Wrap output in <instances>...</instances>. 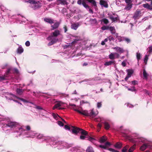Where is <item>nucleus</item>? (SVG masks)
<instances>
[{
  "instance_id": "nucleus-17",
  "label": "nucleus",
  "mask_w": 152,
  "mask_h": 152,
  "mask_svg": "<svg viewBox=\"0 0 152 152\" xmlns=\"http://www.w3.org/2000/svg\"><path fill=\"white\" fill-rule=\"evenodd\" d=\"M145 8L150 10L152 9V6L149 5L148 4H144L142 5Z\"/></svg>"
},
{
  "instance_id": "nucleus-7",
  "label": "nucleus",
  "mask_w": 152,
  "mask_h": 152,
  "mask_svg": "<svg viewBox=\"0 0 152 152\" xmlns=\"http://www.w3.org/2000/svg\"><path fill=\"white\" fill-rule=\"evenodd\" d=\"M65 103L62 102H57L55 104L54 106L53 107V109L54 110L56 108L58 109H63L64 108L60 107L63 106Z\"/></svg>"
},
{
  "instance_id": "nucleus-15",
  "label": "nucleus",
  "mask_w": 152,
  "mask_h": 152,
  "mask_svg": "<svg viewBox=\"0 0 152 152\" xmlns=\"http://www.w3.org/2000/svg\"><path fill=\"white\" fill-rule=\"evenodd\" d=\"M79 26L80 24L78 23H74L72 24L71 28L72 29L76 30Z\"/></svg>"
},
{
  "instance_id": "nucleus-27",
  "label": "nucleus",
  "mask_w": 152,
  "mask_h": 152,
  "mask_svg": "<svg viewBox=\"0 0 152 152\" xmlns=\"http://www.w3.org/2000/svg\"><path fill=\"white\" fill-rule=\"evenodd\" d=\"M86 151L87 152H94L93 148L91 146H89L87 148Z\"/></svg>"
},
{
  "instance_id": "nucleus-25",
  "label": "nucleus",
  "mask_w": 152,
  "mask_h": 152,
  "mask_svg": "<svg viewBox=\"0 0 152 152\" xmlns=\"http://www.w3.org/2000/svg\"><path fill=\"white\" fill-rule=\"evenodd\" d=\"M109 29L112 34H115V30L114 27L111 26L109 27Z\"/></svg>"
},
{
  "instance_id": "nucleus-2",
  "label": "nucleus",
  "mask_w": 152,
  "mask_h": 152,
  "mask_svg": "<svg viewBox=\"0 0 152 152\" xmlns=\"http://www.w3.org/2000/svg\"><path fill=\"white\" fill-rule=\"evenodd\" d=\"M75 110L81 114L86 116L92 117H95L98 113L97 111L94 112L93 110H92L89 111L83 110L81 111L78 110Z\"/></svg>"
},
{
  "instance_id": "nucleus-63",
  "label": "nucleus",
  "mask_w": 152,
  "mask_h": 152,
  "mask_svg": "<svg viewBox=\"0 0 152 152\" xmlns=\"http://www.w3.org/2000/svg\"><path fill=\"white\" fill-rule=\"evenodd\" d=\"M65 128L66 129L69 130L70 129V127L69 126H67V125H65Z\"/></svg>"
},
{
  "instance_id": "nucleus-22",
  "label": "nucleus",
  "mask_w": 152,
  "mask_h": 152,
  "mask_svg": "<svg viewBox=\"0 0 152 152\" xmlns=\"http://www.w3.org/2000/svg\"><path fill=\"white\" fill-rule=\"evenodd\" d=\"M104 127L105 129H108L110 128V126L108 122H105L104 123Z\"/></svg>"
},
{
  "instance_id": "nucleus-38",
  "label": "nucleus",
  "mask_w": 152,
  "mask_h": 152,
  "mask_svg": "<svg viewBox=\"0 0 152 152\" xmlns=\"http://www.w3.org/2000/svg\"><path fill=\"white\" fill-rule=\"evenodd\" d=\"M129 148V146L128 145H126L123 148L122 150V151L123 152H126Z\"/></svg>"
},
{
  "instance_id": "nucleus-3",
  "label": "nucleus",
  "mask_w": 152,
  "mask_h": 152,
  "mask_svg": "<svg viewBox=\"0 0 152 152\" xmlns=\"http://www.w3.org/2000/svg\"><path fill=\"white\" fill-rule=\"evenodd\" d=\"M125 137L130 142L134 143H140V142H144L145 140L143 138L137 136L130 137L128 135H126Z\"/></svg>"
},
{
  "instance_id": "nucleus-5",
  "label": "nucleus",
  "mask_w": 152,
  "mask_h": 152,
  "mask_svg": "<svg viewBox=\"0 0 152 152\" xmlns=\"http://www.w3.org/2000/svg\"><path fill=\"white\" fill-rule=\"evenodd\" d=\"M11 70L13 71V72L14 73L18 74L19 73L18 70L16 68H14L13 69L11 68H9L8 69L4 76L0 77V80L5 79V78L7 77V75L10 73V72Z\"/></svg>"
},
{
  "instance_id": "nucleus-19",
  "label": "nucleus",
  "mask_w": 152,
  "mask_h": 152,
  "mask_svg": "<svg viewBox=\"0 0 152 152\" xmlns=\"http://www.w3.org/2000/svg\"><path fill=\"white\" fill-rule=\"evenodd\" d=\"M17 51L18 53L21 54L23 52V49L20 46L17 49Z\"/></svg>"
},
{
  "instance_id": "nucleus-37",
  "label": "nucleus",
  "mask_w": 152,
  "mask_h": 152,
  "mask_svg": "<svg viewBox=\"0 0 152 152\" xmlns=\"http://www.w3.org/2000/svg\"><path fill=\"white\" fill-rule=\"evenodd\" d=\"M126 87L128 89L129 91H136L135 87L133 86L132 88H129L127 86H126Z\"/></svg>"
},
{
  "instance_id": "nucleus-24",
  "label": "nucleus",
  "mask_w": 152,
  "mask_h": 152,
  "mask_svg": "<svg viewBox=\"0 0 152 152\" xmlns=\"http://www.w3.org/2000/svg\"><path fill=\"white\" fill-rule=\"evenodd\" d=\"M59 25V23L58 22H57L54 23L53 25L51 26V27H52L53 29H54L56 28H57Z\"/></svg>"
},
{
  "instance_id": "nucleus-53",
  "label": "nucleus",
  "mask_w": 152,
  "mask_h": 152,
  "mask_svg": "<svg viewBox=\"0 0 152 152\" xmlns=\"http://www.w3.org/2000/svg\"><path fill=\"white\" fill-rule=\"evenodd\" d=\"M148 52L149 53H151L152 52V46L149 47L148 48Z\"/></svg>"
},
{
  "instance_id": "nucleus-26",
  "label": "nucleus",
  "mask_w": 152,
  "mask_h": 152,
  "mask_svg": "<svg viewBox=\"0 0 152 152\" xmlns=\"http://www.w3.org/2000/svg\"><path fill=\"white\" fill-rule=\"evenodd\" d=\"M136 147V144H135L134 145L132 146L129 150V152H132L135 149Z\"/></svg>"
},
{
  "instance_id": "nucleus-48",
  "label": "nucleus",
  "mask_w": 152,
  "mask_h": 152,
  "mask_svg": "<svg viewBox=\"0 0 152 152\" xmlns=\"http://www.w3.org/2000/svg\"><path fill=\"white\" fill-rule=\"evenodd\" d=\"M90 21L92 23H96L97 22L96 20L95 19H90Z\"/></svg>"
},
{
  "instance_id": "nucleus-43",
  "label": "nucleus",
  "mask_w": 152,
  "mask_h": 152,
  "mask_svg": "<svg viewBox=\"0 0 152 152\" xmlns=\"http://www.w3.org/2000/svg\"><path fill=\"white\" fill-rule=\"evenodd\" d=\"M16 91L17 93L19 94H21L23 92L22 90L20 89H17Z\"/></svg>"
},
{
  "instance_id": "nucleus-8",
  "label": "nucleus",
  "mask_w": 152,
  "mask_h": 152,
  "mask_svg": "<svg viewBox=\"0 0 152 152\" xmlns=\"http://www.w3.org/2000/svg\"><path fill=\"white\" fill-rule=\"evenodd\" d=\"M37 133L34 131H31L26 133V135H27V137L34 138L36 136Z\"/></svg>"
},
{
  "instance_id": "nucleus-12",
  "label": "nucleus",
  "mask_w": 152,
  "mask_h": 152,
  "mask_svg": "<svg viewBox=\"0 0 152 152\" xmlns=\"http://www.w3.org/2000/svg\"><path fill=\"white\" fill-rule=\"evenodd\" d=\"M80 129L76 127H73V129L72 130L73 133L77 134L78 133L80 132Z\"/></svg>"
},
{
  "instance_id": "nucleus-30",
  "label": "nucleus",
  "mask_w": 152,
  "mask_h": 152,
  "mask_svg": "<svg viewBox=\"0 0 152 152\" xmlns=\"http://www.w3.org/2000/svg\"><path fill=\"white\" fill-rule=\"evenodd\" d=\"M127 4V6L126 7H125V9L127 10H130L132 7V4Z\"/></svg>"
},
{
  "instance_id": "nucleus-29",
  "label": "nucleus",
  "mask_w": 152,
  "mask_h": 152,
  "mask_svg": "<svg viewBox=\"0 0 152 152\" xmlns=\"http://www.w3.org/2000/svg\"><path fill=\"white\" fill-rule=\"evenodd\" d=\"M80 133L82 134L85 135H87V132L86 131L83 130L82 129H80Z\"/></svg>"
},
{
  "instance_id": "nucleus-33",
  "label": "nucleus",
  "mask_w": 152,
  "mask_h": 152,
  "mask_svg": "<svg viewBox=\"0 0 152 152\" xmlns=\"http://www.w3.org/2000/svg\"><path fill=\"white\" fill-rule=\"evenodd\" d=\"M143 76L146 79H147L148 76V74L146 72L145 69H143Z\"/></svg>"
},
{
  "instance_id": "nucleus-42",
  "label": "nucleus",
  "mask_w": 152,
  "mask_h": 152,
  "mask_svg": "<svg viewBox=\"0 0 152 152\" xmlns=\"http://www.w3.org/2000/svg\"><path fill=\"white\" fill-rule=\"evenodd\" d=\"M82 4L83 6L86 8H88V6L86 4V2L84 1L83 0L82 2Z\"/></svg>"
},
{
  "instance_id": "nucleus-40",
  "label": "nucleus",
  "mask_w": 152,
  "mask_h": 152,
  "mask_svg": "<svg viewBox=\"0 0 152 152\" xmlns=\"http://www.w3.org/2000/svg\"><path fill=\"white\" fill-rule=\"evenodd\" d=\"M114 63V61H109L106 62L104 65L106 66H109L111 65L112 64Z\"/></svg>"
},
{
  "instance_id": "nucleus-35",
  "label": "nucleus",
  "mask_w": 152,
  "mask_h": 152,
  "mask_svg": "<svg viewBox=\"0 0 152 152\" xmlns=\"http://www.w3.org/2000/svg\"><path fill=\"white\" fill-rule=\"evenodd\" d=\"M37 138L38 139H41L42 138H43V139H44L45 140V137H44L43 136V135L42 134H39L37 136Z\"/></svg>"
},
{
  "instance_id": "nucleus-41",
  "label": "nucleus",
  "mask_w": 152,
  "mask_h": 152,
  "mask_svg": "<svg viewBox=\"0 0 152 152\" xmlns=\"http://www.w3.org/2000/svg\"><path fill=\"white\" fill-rule=\"evenodd\" d=\"M89 2L92 3V4L94 6H96V2L94 0H86Z\"/></svg>"
},
{
  "instance_id": "nucleus-34",
  "label": "nucleus",
  "mask_w": 152,
  "mask_h": 152,
  "mask_svg": "<svg viewBox=\"0 0 152 152\" xmlns=\"http://www.w3.org/2000/svg\"><path fill=\"white\" fill-rule=\"evenodd\" d=\"M87 138L89 141L92 142L94 144V141L96 140L95 139L90 136H88Z\"/></svg>"
},
{
  "instance_id": "nucleus-59",
  "label": "nucleus",
  "mask_w": 152,
  "mask_h": 152,
  "mask_svg": "<svg viewBox=\"0 0 152 152\" xmlns=\"http://www.w3.org/2000/svg\"><path fill=\"white\" fill-rule=\"evenodd\" d=\"M99 147L102 148H103L104 149H107V147L105 145H100Z\"/></svg>"
},
{
  "instance_id": "nucleus-57",
  "label": "nucleus",
  "mask_w": 152,
  "mask_h": 152,
  "mask_svg": "<svg viewBox=\"0 0 152 152\" xmlns=\"http://www.w3.org/2000/svg\"><path fill=\"white\" fill-rule=\"evenodd\" d=\"M25 45L27 47L29 46L30 45V42L28 41H27L25 43Z\"/></svg>"
},
{
  "instance_id": "nucleus-32",
  "label": "nucleus",
  "mask_w": 152,
  "mask_h": 152,
  "mask_svg": "<svg viewBox=\"0 0 152 152\" xmlns=\"http://www.w3.org/2000/svg\"><path fill=\"white\" fill-rule=\"evenodd\" d=\"M110 18L113 21H116L118 19V17H114L113 16H110Z\"/></svg>"
},
{
  "instance_id": "nucleus-16",
  "label": "nucleus",
  "mask_w": 152,
  "mask_h": 152,
  "mask_svg": "<svg viewBox=\"0 0 152 152\" xmlns=\"http://www.w3.org/2000/svg\"><path fill=\"white\" fill-rule=\"evenodd\" d=\"M141 12L140 11H136L135 14L134 15L133 17L135 19H136L138 18V17L140 16V14H141Z\"/></svg>"
},
{
  "instance_id": "nucleus-1",
  "label": "nucleus",
  "mask_w": 152,
  "mask_h": 152,
  "mask_svg": "<svg viewBox=\"0 0 152 152\" xmlns=\"http://www.w3.org/2000/svg\"><path fill=\"white\" fill-rule=\"evenodd\" d=\"M60 32L59 30H56L51 33L50 36L47 38L48 40H50V41L48 43V45H52L58 41V39L56 37L60 34Z\"/></svg>"
},
{
  "instance_id": "nucleus-47",
  "label": "nucleus",
  "mask_w": 152,
  "mask_h": 152,
  "mask_svg": "<svg viewBox=\"0 0 152 152\" xmlns=\"http://www.w3.org/2000/svg\"><path fill=\"white\" fill-rule=\"evenodd\" d=\"M109 151L112 152H119L118 151L115 150L112 148H109L107 149Z\"/></svg>"
},
{
  "instance_id": "nucleus-50",
  "label": "nucleus",
  "mask_w": 152,
  "mask_h": 152,
  "mask_svg": "<svg viewBox=\"0 0 152 152\" xmlns=\"http://www.w3.org/2000/svg\"><path fill=\"white\" fill-rule=\"evenodd\" d=\"M124 40H125L127 43H129L130 41V39L128 38H124Z\"/></svg>"
},
{
  "instance_id": "nucleus-13",
  "label": "nucleus",
  "mask_w": 152,
  "mask_h": 152,
  "mask_svg": "<svg viewBox=\"0 0 152 152\" xmlns=\"http://www.w3.org/2000/svg\"><path fill=\"white\" fill-rule=\"evenodd\" d=\"M148 146H150L148 144H144L140 147V149L142 151H144Z\"/></svg>"
},
{
  "instance_id": "nucleus-58",
  "label": "nucleus",
  "mask_w": 152,
  "mask_h": 152,
  "mask_svg": "<svg viewBox=\"0 0 152 152\" xmlns=\"http://www.w3.org/2000/svg\"><path fill=\"white\" fill-rule=\"evenodd\" d=\"M105 145L107 147V148L108 146H110L111 145V144L110 142H107L105 143Z\"/></svg>"
},
{
  "instance_id": "nucleus-10",
  "label": "nucleus",
  "mask_w": 152,
  "mask_h": 152,
  "mask_svg": "<svg viewBox=\"0 0 152 152\" xmlns=\"http://www.w3.org/2000/svg\"><path fill=\"white\" fill-rule=\"evenodd\" d=\"M120 56L119 54L116 53H111L109 55V58L111 59H113L115 58H118Z\"/></svg>"
},
{
  "instance_id": "nucleus-56",
  "label": "nucleus",
  "mask_w": 152,
  "mask_h": 152,
  "mask_svg": "<svg viewBox=\"0 0 152 152\" xmlns=\"http://www.w3.org/2000/svg\"><path fill=\"white\" fill-rule=\"evenodd\" d=\"M19 130L20 132L21 133H22L23 132L25 131V130L23 129L22 127H21L19 129Z\"/></svg>"
},
{
  "instance_id": "nucleus-51",
  "label": "nucleus",
  "mask_w": 152,
  "mask_h": 152,
  "mask_svg": "<svg viewBox=\"0 0 152 152\" xmlns=\"http://www.w3.org/2000/svg\"><path fill=\"white\" fill-rule=\"evenodd\" d=\"M125 105L126 106L129 107H133V106L132 105L129 104L128 103H126L125 104Z\"/></svg>"
},
{
  "instance_id": "nucleus-60",
  "label": "nucleus",
  "mask_w": 152,
  "mask_h": 152,
  "mask_svg": "<svg viewBox=\"0 0 152 152\" xmlns=\"http://www.w3.org/2000/svg\"><path fill=\"white\" fill-rule=\"evenodd\" d=\"M102 104L100 102H98L97 104V107L98 108H99L101 106Z\"/></svg>"
},
{
  "instance_id": "nucleus-28",
  "label": "nucleus",
  "mask_w": 152,
  "mask_h": 152,
  "mask_svg": "<svg viewBox=\"0 0 152 152\" xmlns=\"http://www.w3.org/2000/svg\"><path fill=\"white\" fill-rule=\"evenodd\" d=\"M136 57L138 60V62L140 60L141 57V54L138 52H137L136 53Z\"/></svg>"
},
{
  "instance_id": "nucleus-36",
  "label": "nucleus",
  "mask_w": 152,
  "mask_h": 152,
  "mask_svg": "<svg viewBox=\"0 0 152 152\" xmlns=\"http://www.w3.org/2000/svg\"><path fill=\"white\" fill-rule=\"evenodd\" d=\"M101 22H103L104 24H107L108 22V20L106 18H104L102 19L101 21Z\"/></svg>"
},
{
  "instance_id": "nucleus-14",
  "label": "nucleus",
  "mask_w": 152,
  "mask_h": 152,
  "mask_svg": "<svg viewBox=\"0 0 152 152\" xmlns=\"http://www.w3.org/2000/svg\"><path fill=\"white\" fill-rule=\"evenodd\" d=\"M100 4L101 5H102L104 7L107 8L108 5L106 1H105L101 0L100 1Z\"/></svg>"
},
{
  "instance_id": "nucleus-20",
  "label": "nucleus",
  "mask_w": 152,
  "mask_h": 152,
  "mask_svg": "<svg viewBox=\"0 0 152 152\" xmlns=\"http://www.w3.org/2000/svg\"><path fill=\"white\" fill-rule=\"evenodd\" d=\"M127 75L129 76V77H131L132 75L133 72V70L132 69H128L127 70Z\"/></svg>"
},
{
  "instance_id": "nucleus-44",
  "label": "nucleus",
  "mask_w": 152,
  "mask_h": 152,
  "mask_svg": "<svg viewBox=\"0 0 152 152\" xmlns=\"http://www.w3.org/2000/svg\"><path fill=\"white\" fill-rule=\"evenodd\" d=\"M109 27L107 26H104L101 28V29L103 30L109 29Z\"/></svg>"
},
{
  "instance_id": "nucleus-46",
  "label": "nucleus",
  "mask_w": 152,
  "mask_h": 152,
  "mask_svg": "<svg viewBox=\"0 0 152 152\" xmlns=\"http://www.w3.org/2000/svg\"><path fill=\"white\" fill-rule=\"evenodd\" d=\"M26 129L27 131H30L31 129V126L29 125H26L25 126Z\"/></svg>"
},
{
  "instance_id": "nucleus-6",
  "label": "nucleus",
  "mask_w": 152,
  "mask_h": 152,
  "mask_svg": "<svg viewBox=\"0 0 152 152\" xmlns=\"http://www.w3.org/2000/svg\"><path fill=\"white\" fill-rule=\"evenodd\" d=\"M6 97L7 98L9 99H10L12 100H13L14 101L18 102L17 101V99H20L23 101H24V100L23 99H21L20 98L17 97L14 95H13L11 94H10L8 95V96H7Z\"/></svg>"
},
{
  "instance_id": "nucleus-4",
  "label": "nucleus",
  "mask_w": 152,
  "mask_h": 152,
  "mask_svg": "<svg viewBox=\"0 0 152 152\" xmlns=\"http://www.w3.org/2000/svg\"><path fill=\"white\" fill-rule=\"evenodd\" d=\"M27 2L32 4L31 6L34 10H36L41 6V4L39 1H36L34 0H28Z\"/></svg>"
},
{
  "instance_id": "nucleus-23",
  "label": "nucleus",
  "mask_w": 152,
  "mask_h": 152,
  "mask_svg": "<svg viewBox=\"0 0 152 152\" xmlns=\"http://www.w3.org/2000/svg\"><path fill=\"white\" fill-rule=\"evenodd\" d=\"M107 139V138L106 137L103 136L99 140V142L100 143L104 142L106 141Z\"/></svg>"
},
{
  "instance_id": "nucleus-55",
  "label": "nucleus",
  "mask_w": 152,
  "mask_h": 152,
  "mask_svg": "<svg viewBox=\"0 0 152 152\" xmlns=\"http://www.w3.org/2000/svg\"><path fill=\"white\" fill-rule=\"evenodd\" d=\"M83 0H78L77 1V3L79 5H81L82 4V2Z\"/></svg>"
},
{
  "instance_id": "nucleus-39",
  "label": "nucleus",
  "mask_w": 152,
  "mask_h": 152,
  "mask_svg": "<svg viewBox=\"0 0 152 152\" xmlns=\"http://www.w3.org/2000/svg\"><path fill=\"white\" fill-rule=\"evenodd\" d=\"M148 56L147 55H146L145 56V58L144 59V62L145 64H147L148 59Z\"/></svg>"
},
{
  "instance_id": "nucleus-11",
  "label": "nucleus",
  "mask_w": 152,
  "mask_h": 152,
  "mask_svg": "<svg viewBox=\"0 0 152 152\" xmlns=\"http://www.w3.org/2000/svg\"><path fill=\"white\" fill-rule=\"evenodd\" d=\"M17 125V123L15 122H10L8 123L7 124V125L9 127L12 128L14 126H15Z\"/></svg>"
},
{
  "instance_id": "nucleus-21",
  "label": "nucleus",
  "mask_w": 152,
  "mask_h": 152,
  "mask_svg": "<svg viewBox=\"0 0 152 152\" xmlns=\"http://www.w3.org/2000/svg\"><path fill=\"white\" fill-rule=\"evenodd\" d=\"M121 146L122 145L121 143L120 142H117L114 145V147L117 149L120 148Z\"/></svg>"
},
{
  "instance_id": "nucleus-52",
  "label": "nucleus",
  "mask_w": 152,
  "mask_h": 152,
  "mask_svg": "<svg viewBox=\"0 0 152 152\" xmlns=\"http://www.w3.org/2000/svg\"><path fill=\"white\" fill-rule=\"evenodd\" d=\"M132 83L133 85H136L137 84V81L134 80L132 82Z\"/></svg>"
},
{
  "instance_id": "nucleus-31",
  "label": "nucleus",
  "mask_w": 152,
  "mask_h": 152,
  "mask_svg": "<svg viewBox=\"0 0 152 152\" xmlns=\"http://www.w3.org/2000/svg\"><path fill=\"white\" fill-rule=\"evenodd\" d=\"M58 1V3L65 4H67L66 1L65 0H59Z\"/></svg>"
},
{
  "instance_id": "nucleus-45",
  "label": "nucleus",
  "mask_w": 152,
  "mask_h": 152,
  "mask_svg": "<svg viewBox=\"0 0 152 152\" xmlns=\"http://www.w3.org/2000/svg\"><path fill=\"white\" fill-rule=\"evenodd\" d=\"M117 39L118 40L119 42L122 41L124 40V38L121 37L120 36L117 37Z\"/></svg>"
},
{
  "instance_id": "nucleus-61",
  "label": "nucleus",
  "mask_w": 152,
  "mask_h": 152,
  "mask_svg": "<svg viewBox=\"0 0 152 152\" xmlns=\"http://www.w3.org/2000/svg\"><path fill=\"white\" fill-rule=\"evenodd\" d=\"M53 117L54 118L56 119L57 117H59V116L58 115L54 114L53 115Z\"/></svg>"
},
{
  "instance_id": "nucleus-62",
  "label": "nucleus",
  "mask_w": 152,
  "mask_h": 152,
  "mask_svg": "<svg viewBox=\"0 0 152 152\" xmlns=\"http://www.w3.org/2000/svg\"><path fill=\"white\" fill-rule=\"evenodd\" d=\"M85 137L83 135H81L80 137V139L82 140H84L85 139Z\"/></svg>"
},
{
  "instance_id": "nucleus-54",
  "label": "nucleus",
  "mask_w": 152,
  "mask_h": 152,
  "mask_svg": "<svg viewBox=\"0 0 152 152\" xmlns=\"http://www.w3.org/2000/svg\"><path fill=\"white\" fill-rule=\"evenodd\" d=\"M125 2L127 4H131L132 0H125Z\"/></svg>"
},
{
  "instance_id": "nucleus-49",
  "label": "nucleus",
  "mask_w": 152,
  "mask_h": 152,
  "mask_svg": "<svg viewBox=\"0 0 152 152\" xmlns=\"http://www.w3.org/2000/svg\"><path fill=\"white\" fill-rule=\"evenodd\" d=\"M57 123L58 125L61 126H64L63 123L61 121H58Z\"/></svg>"
},
{
  "instance_id": "nucleus-18",
  "label": "nucleus",
  "mask_w": 152,
  "mask_h": 152,
  "mask_svg": "<svg viewBox=\"0 0 152 152\" xmlns=\"http://www.w3.org/2000/svg\"><path fill=\"white\" fill-rule=\"evenodd\" d=\"M44 20L45 22L50 24H52L54 23L53 20L50 18H45Z\"/></svg>"
},
{
  "instance_id": "nucleus-9",
  "label": "nucleus",
  "mask_w": 152,
  "mask_h": 152,
  "mask_svg": "<svg viewBox=\"0 0 152 152\" xmlns=\"http://www.w3.org/2000/svg\"><path fill=\"white\" fill-rule=\"evenodd\" d=\"M112 48L115 50L117 53H118L119 54H121L122 53H123L124 51V50L123 48L118 46L113 47Z\"/></svg>"
},
{
  "instance_id": "nucleus-64",
  "label": "nucleus",
  "mask_w": 152,
  "mask_h": 152,
  "mask_svg": "<svg viewBox=\"0 0 152 152\" xmlns=\"http://www.w3.org/2000/svg\"><path fill=\"white\" fill-rule=\"evenodd\" d=\"M122 65L123 66H126V63L124 61L122 62Z\"/></svg>"
}]
</instances>
